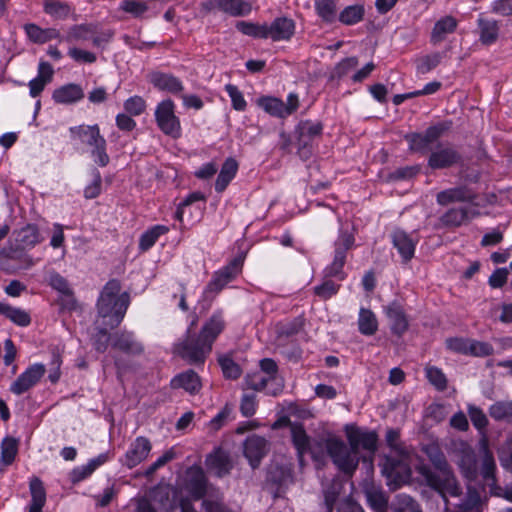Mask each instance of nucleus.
Instances as JSON below:
<instances>
[{
	"label": "nucleus",
	"mask_w": 512,
	"mask_h": 512,
	"mask_svg": "<svg viewBox=\"0 0 512 512\" xmlns=\"http://www.w3.org/2000/svg\"><path fill=\"white\" fill-rule=\"evenodd\" d=\"M292 443L297 451L300 463L305 454H310L314 461H323L329 456L339 471L346 475H353L358 468L360 457L356 451L348 446L342 439L334 435L310 438L303 425L298 422H288Z\"/></svg>",
	"instance_id": "nucleus-1"
},
{
	"label": "nucleus",
	"mask_w": 512,
	"mask_h": 512,
	"mask_svg": "<svg viewBox=\"0 0 512 512\" xmlns=\"http://www.w3.org/2000/svg\"><path fill=\"white\" fill-rule=\"evenodd\" d=\"M457 465L463 477L474 481L480 474L491 488L496 484V463L493 454L484 445L481 449V466L478 468L477 458L473 448L465 441L456 444Z\"/></svg>",
	"instance_id": "nucleus-2"
},
{
	"label": "nucleus",
	"mask_w": 512,
	"mask_h": 512,
	"mask_svg": "<svg viewBox=\"0 0 512 512\" xmlns=\"http://www.w3.org/2000/svg\"><path fill=\"white\" fill-rule=\"evenodd\" d=\"M121 283L117 279L109 280L103 287L96 303L101 325L111 329L120 325L130 304L127 292L120 293Z\"/></svg>",
	"instance_id": "nucleus-3"
},
{
	"label": "nucleus",
	"mask_w": 512,
	"mask_h": 512,
	"mask_svg": "<svg viewBox=\"0 0 512 512\" xmlns=\"http://www.w3.org/2000/svg\"><path fill=\"white\" fill-rule=\"evenodd\" d=\"M194 322L184 335L173 345V353L192 366H203L212 352V348L198 333L192 330Z\"/></svg>",
	"instance_id": "nucleus-4"
},
{
	"label": "nucleus",
	"mask_w": 512,
	"mask_h": 512,
	"mask_svg": "<svg viewBox=\"0 0 512 512\" xmlns=\"http://www.w3.org/2000/svg\"><path fill=\"white\" fill-rule=\"evenodd\" d=\"M355 243L354 235L348 231H340L337 240L334 243V258L331 264L325 267V278L335 277L342 281L346 278L344 265L346 263L347 251L350 250Z\"/></svg>",
	"instance_id": "nucleus-5"
},
{
	"label": "nucleus",
	"mask_w": 512,
	"mask_h": 512,
	"mask_svg": "<svg viewBox=\"0 0 512 512\" xmlns=\"http://www.w3.org/2000/svg\"><path fill=\"white\" fill-rule=\"evenodd\" d=\"M175 103L171 99H164L155 108L154 117L159 130L172 139L182 135L181 121L175 114Z\"/></svg>",
	"instance_id": "nucleus-6"
},
{
	"label": "nucleus",
	"mask_w": 512,
	"mask_h": 512,
	"mask_svg": "<svg viewBox=\"0 0 512 512\" xmlns=\"http://www.w3.org/2000/svg\"><path fill=\"white\" fill-rule=\"evenodd\" d=\"M421 474L428 486L439 492L445 501L447 495L455 497L461 494V487L450 468L441 472V474H436L428 468H422Z\"/></svg>",
	"instance_id": "nucleus-7"
},
{
	"label": "nucleus",
	"mask_w": 512,
	"mask_h": 512,
	"mask_svg": "<svg viewBox=\"0 0 512 512\" xmlns=\"http://www.w3.org/2000/svg\"><path fill=\"white\" fill-rule=\"evenodd\" d=\"M421 474L428 486L439 492L445 501L447 495L455 497L461 494V487L450 468L441 472V474H436L428 468H422Z\"/></svg>",
	"instance_id": "nucleus-8"
},
{
	"label": "nucleus",
	"mask_w": 512,
	"mask_h": 512,
	"mask_svg": "<svg viewBox=\"0 0 512 512\" xmlns=\"http://www.w3.org/2000/svg\"><path fill=\"white\" fill-rule=\"evenodd\" d=\"M462 161L461 153L449 142H439L431 150L428 157V166L433 170L446 169Z\"/></svg>",
	"instance_id": "nucleus-9"
},
{
	"label": "nucleus",
	"mask_w": 512,
	"mask_h": 512,
	"mask_svg": "<svg viewBox=\"0 0 512 512\" xmlns=\"http://www.w3.org/2000/svg\"><path fill=\"white\" fill-rule=\"evenodd\" d=\"M349 446L359 455L360 450L374 454L377 450L378 435L375 431L360 428L354 425L345 427Z\"/></svg>",
	"instance_id": "nucleus-10"
},
{
	"label": "nucleus",
	"mask_w": 512,
	"mask_h": 512,
	"mask_svg": "<svg viewBox=\"0 0 512 512\" xmlns=\"http://www.w3.org/2000/svg\"><path fill=\"white\" fill-rule=\"evenodd\" d=\"M447 130L444 124H437L428 127L423 133H412L405 136L412 151L426 154L431 152L432 144L437 142L443 133Z\"/></svg>",
	"instance_id": "nucleus-11"
},
{
	"label": "nucleus",
	"mask_w": 512,
	"mask_h": 512,
	"mask_svg": "<svg viewBox=\"0 0 512 512\" xmlns=\"http://www.w3.org/2000/svg\"><path fill=\"white\" fill-rule=\"evenodd\" d=\"M181 485L194 500H200L207 493L208 480L203 469L193 465L185 470Z\"/></svg>",
	"instance_id": "nucleus-12"
},
{
	"label": "nucleus",
	"mask_w": 512,
	"mask_h": 512,
	"mask_svg": "<svg viewBox=\"0 0 512 512\" xmlns=\"http://www.w3.org/2000/svg\"><path fill=\"white\" fill-rule=\"evenodd\" d=\"M151 449L150 440L144 436H138L130 443L120 462L127 468L132 469L148 458Z\"/></svg>",
	"instance_id": "nucleus-13"
},
{
	"label": "nucleus",
	"mask_w": 512,
	"mask_h": 512,
	"mask_svg": "<svg viewBox=\"0 0 512 512\" xmlns=\"http://www.w3.org/2000/svg\"><path fill=\"white\" fill-rule=\"evenodd\" d=\"M207 11H220L232 17H244L251 13L252 5L245 0H208L203 4Z\"/></svg>",
	"instance_id": "nucleus-14"
},
{
	"label": "nucleus",
	"mask_w": 512,
	"mask_h": 512,
	"mask_svg": "<svg viewBox=\"0 0 512 512\" xmlns=\"http://www.w3.org/2000/svg\"><path fill=\"white\" fill-rule=\"evenodd\" d=\"M244 456L252 469H256L268 452V441L259 435H250L243 443Z\"/></svg>",
	"instance_id": "nucleus-15"
},
{
	"label": "nucleus",
	"mask_w": 512,
	"mask_h": 512,
	"mask_svg": "<svg viewBox=\"0 0 512 512\" xmlns=\"http://www.w3.org/2000/svg\"><path fill=\"white\" fill-rule=\"evenodd\" d=\"M384 312L391 332L398 337L404 335L409 328V320L402 305L396 301L391 302L384 308Z\"/></svg>",
	"instance_id": "nucleus-16"
},
{
	"label": "nucleus",
	"mask_w": 512,
	"mask_h": 512,
	"mask_svg": "<svg viewBox=\"0 0 512 512\" xmlns=\"http://www.w3.org/2000/svg\"><path fill=\"white\" fill-rule=\"evenodd\" d=\"M226 322L224 315L221 310H216L212 315L204 322L198 334L211 346L213 347L214 342L218 336L224 331Z\"/></svg>",
	"instance_id": "nucleus-17"
},
{
	"label": "nucleus",
	"mask_w": 512,
	"mask_h": 512,
	"mask_svg": "<svg viewBox=\"0 0 512 512\" xmlns=\"http://www.w3.org/2000/svg\"><path fill=\"white\" fill-rule=\"evenodd\" d=\"M476 194L466 186H459L439 192L436 196L437 203L447 206L454 202H473Z\"/></svg>",
	"instance_id": "nucleus-18"
},
{
	"label": "nucleus",
	"mask_w": 512,
	"mask_h": 512,
	"mask_svg": "<svg viewBox=\"0 0 512 512\" xmlns=\"http://www.w3.org/2000/svg\"><path fill=\"white\" fill-rule=\"evenodd\" d=\"M149 81L155 88L174 95L184 90L181 80L172 74L153 72L149 76Z\"/></svg>",
	"instance_id": "nucleus-19"
},
{
	"label": "nucleus",
	"mask_w": 512,
	"mask_h": 512,
	"mask_svg": "<svg viewBox=\"0 0 512 512\" xmlns=\"http://www.w3.org/2000/svg\"><path fill=\"white\" fill-rule=\"evenodd\" d=\"M393 246L402 257L403 262H409L415 253L416 241L404 230L395 229L391 234Z\"/></svg>",
	"instance_id": "nucleus-20"
},
{
	"label": "nucleus",
	"mask_w": 512,
	"mask_h": 512,
	"mask_svg": "<svg viewBox=\"0 0 512 512\" xmlns=\"http://www.w3.org/2000/svg\"><path fill=\"white\" fill-rule=\"evenodd\" d=\"M259 370L272 380V387L268 388V395L277 396L284 388L283 379L279 376L277 363L271 358L259 361Z\"/></svg>",
	"instance_id": "nucleus-21"
},
{
	"label": "nucleus",
	"mask_w": 512,
	"mask_h": 512,
	"mask_svg": "<svg viewBox=\"0 0 512 512\" xmlns=\"http://www.w3.org/2000/svg\"><path fill=\"white\" fill-rule=\"evenodd\" d=\"M173 388H181L189 394H197L201 388L202 383L200 376L192 369H188L182 373L177 374L171 380Z\"/></svg>",
	"instance_id": "nucleus-22"
},
{
	"label": "nucleus",
	"mask_w": 512,
	"mask_h": 512,
	"mask_svg": "<svg viewBox=\"0 0 512 512\" xmlns=\"http://www.w3.org/2000/svg\"><path fill=\"white\" fill-rule=\"evenodd\" d=\"M112 347L124 353L138 355L143 352V346L138 342L132 332L122 331L112 337Z\"/></svg>",
	"instance_id": "nucleus-23"
},
{
	"label": "nucleus",
	"mask_w": 512,
	"mask_h": 512,
	"mask_svg": "<svg viewBox=\"0 0 512 512\" xmlns=\"http://www.w3.org/2000/svg\"><path fill=\"white\" fill-rule=\"evenodd\" d=\"M477 215V211H471L467 207L451 208L439 218V221L444 227H459Z\"/></svg>",
	"instance_id": "nucleus-24"
},
{
	"label": "nucleus",
	"mask_w": 512,
	"mask_h": 512,
	"mask_svg": "<svg viewBox=\"0 0 512 512\" xmlns=\"http://www.w3.org/2000/svg\"><path fill=\"white\" fill-rule=\"evenodd\" d=\"M268 38L273 41L289 40L295 31L292 19L286 17L276 18L271 25H267Z\"/></svg>",
	"instance_id": "nucleus-25"
},
{
	"label": "nucleus",
	"mask_w": 512,
	"mask_h": 512,
	"mask_svg": "<svg viewBox=\"0 0 512 512\" xmlns=\"http://www.w3.org/2000/svg\"><path fill=\"white\" fill-rule=\"evenodd\" d=\"M70 132L74 137H77L81 143L92 148L101 144L105 140V138L100 134V128L97 124L71 127Z\"/></svg>",
	"instance_id": "nucleus-26"
},
{
	"label": "nucleus",
	"mask_w": 512,
	"mask_h": 512,
	"mask_svg": "<svg viewBox=\"0 0 512 512\" xmlns=\"http://www.w3.org/2000/svg\"><path fill=\"white\" fill-rule=\"evenodd\" d=\"M84 97L83 89L80 85L70 83L54 90L53 100L58 104H72Z\"/></svg>",
	"instance_id": "nucleus-27"
},
{
	"label": "nucleus",
	"mask_w": 512,
	"mask_h": 512,
	"mask_svg": "<svg viewBox=\"0 0 512 512\" xmlns=\"http://www.w3.org/2000/svg\"><path fill=\"white\" fill-rule=\"evenodd\" d=\"M479 40L484 45L494 44L499 36V24L494 19L480 16L477 20Z\"/></svg>",
	"instance_id": "nucleus-28"
},
{
	"label": "nucleus",
	"mask_w": 512,
	"mask_h": 512,
	"mask_svg": "<svg viewBox=\"0 0 512 512\" xmlns=\"http://www.w3.org/2000/svg\"><path fill=\"white\" fill-rule=\"evenodd\" d=\"M206 466L218 477L229 474L232 469L229 456L220 450L210 454L206 458Z\"/></svg>",
	"instance_id": "nucleus-29"
},
{
	"label": "nucleus",
	"mask_w": 512,
	"mask_h": 512,
	"mask_svg": "<svg viewBox=\"0 0 512 512\" xmlns=\"http://www.w3.org/2000/svg\"><path fill=\"white\" fill-rule=\"evenodd\" d=\"M458 25V21L453 16H445L439 19L431 32V43L438 44L442 42L448 34L453 33Z\"/></svg>",
	"instance_id": "nucleus-30"
},
{
	"label": "nucleus",
	"mask_w": 512,
	"mask_h": 512,
	"mask_svg": "<svg viewBox=\"0 0 512 512\" xmlns=\"http://www.w3.org/2000/svg\"><path fill=\"white\" fill-rule=\"evenodd\" d=\"M238 171V163L237 161L229 157L227 158L222 167L221 170L217 176L216 182H215V190L219 193L223 192L229 183L234 179L236 176V173Z\"/></svg>",
	"instance_id": "nucleus-31"
},
{
	"label": "nucleus",
	"mask_w": 512,
	"mask_h": 512,
	"mask_svg": "<svg viewBox=\"0 0 512 512\" xmlns=\"http://www.w3.org/2000/svg\"><path fill=\"white\" fill-rule=\"evenodd\" d=\"M269 387H272V380L260 370L247 373L244 377L243 389H251L255 392L266 390L268 393Z\"/></svg>",
	"instance_id": "nucleus-32"
},
{
	"label": "nucleus",
	"mask_w": 512,
	"mask_h": 512,
	"mask_svg": "<svg viewBox=\"0 0 512 512\" xmlns=\"http://www.w3.org/2000/svg\"><path fill=\"white\" fill-rule=\"evenodd\" d=\"M44 12L57 20H65L73 12L72 6L61 0H44Z\"/></svg>",
	"instance_id": "nucleus-33"
},
{
	"label": "nucleus",
	"mask_w": 512,
	"mask_h": 512,
	"mask_svg": "<svg viewBox=\"0 0 512 512\" xmlns=\"http://www.w3.org/2000/svg\"><path fill=\"white\" fill-rule=\"evenodd\" d=\"M359 332L365 336H372L378 330V321L376 315L366 308H361L358 317Z\"/></svg>",
	"instance_id": "nucleus-34"
},
{
	"label": "nucleus",
	"mask_w": 512,
	"mask_h": 512,
	"mask_svg": "<svg viewBox=\"0 0 512 512\" xmlns=\"http://www.w3.org/2000/svg\"><path fill=\"white\" fill-rule=\"evenodd\" d=\"M54 75L52 65L46 61H40L38 65V74L34 78V97L39 95L45 86L49 84Z\"/></svg>",
	"instance_id": "nucleus-35"
},
{
	"label": "nucleus",
	"mask_w": 512,
	"mask_h": 512,
	"mask_svg": "<svg viewBox=\"0 0 512 512\" xmlns=\"http://www.w3.org/2000/svg\"><path fill=\"white\" fill-rule=\"evenodd\" d=\"M458 512H482L481 495L477 488L468 486L464 499L458 505Z\"/></svg>",
	"instance_id": "nucleus-36"
},
{
	"label": "nucleus",
	"mask_w": 512,
	"mask_h": 512,
	"mask_svg": "<svg viewBox=\"0 0 512 512\" xmlns=\"http://www.w3.org/2000/svg\"><path fill=\"white\" fill-rule=\"evenodd\" d=\"M169 227L165 225H154L146 230L139 239V249L141 251L149 250L157 242L160 236L169 232Z\"/></svg>",
	"instance_id": "nucleus-37"
},
{
	"label": "nucleus",
	"mask_w": 512,
	"mask_h": 512,
	"mask_svg": "<svg viewBox=\"0 0 512 512\" xmlns=\"http://www.w3.org/2000/svg\"><path fill=\"white\" fill-rule=\"evenodd\" d=\"M323 126L320 122L311 120L301 121L297 126L298 138L306 145L309 140L322 134Z\"/></svg>",
	"instance_id": "nucleus-38"
},
{
	"label": "nucleus",
	"mask_w": 512,
	"mask_h": 512,
	"mask_svg": "<svg viewBox=\"0 0 512 512\" xmlns=\"http://www.w3.org/2000/svg\"><path fill=\"white\" fill-rule=\"evenodd\" d=\"M488 413L495 421L512 424V400L493 403L489 407Z\"/></svg>",
	"instance_id": "nucleus-39"
},
{
	"label": "nucleus",
	"mask_w": 512,
	"mask_h": 512,
	"mask_svg": "<svg viewBox=\"0 0 512 512\" xmlns=\"http://www.w3.org/2000/svg\"><path fill=\"white\" fill-rule=\"evenodd\" d=\"M393 512H422L420 504L407 494H398L391 504Z\"/></svg>",
	"instance_id": "nucleus-40"
},
{
	"label": "nucleus",
	"mask_w": 512,
	"mask_h": 512,
	"mask_svg": "<svg viewBox=\"0 0 512 512\" xmlns=\"http://www.w3.org/2000/svg\"><path fill=\"white\" fill-rule=\"evenodd\" d=\"M424 452L431 461V463L434 465V467L440 473L443 471H447V469L450 468L446 460V457L438 444L432 443L425 446Z\"/></svg>",
	"instance_id": "nucleus-41"
},
{
	"label": "nucleus",
	"mask_w": 512,
	"mask_h": 512,
	"mask_svg": "<svg viewBox=\"0 0 512 512\" xmlns=\"http://www.w3.org/2000/svg\"><path fill=\"white\" fill-rule=\"evenodd\" d=\"M403 467L400 465L399 462L387 459L386 463L383 467V474L388 479V485L391 487V489H397L401 486V484L404 482V478L400 475L399 469H402Z\"/></svg>",
	"instance_id": "nucleus-42"
},
{
	"label": "nucleus",
	"mask_w": 512,
	"mask_h": 512,
	"mask_svg": "<svg viewBox=\"0 0 512 512\" xmlns=\"http://www.w3.org/2000/svg\"><path fill=\"white\" fill-rule=\"evenodd\" d=\"M365 494L368 505L374 512H387L388 497L383 491L371 488Z\"/></svg>",
	"instance_id": "nucleus-43"
},
{
	"label": "nucleus",
	"mask_w": 512,
	"mask_h": 512,
	"mask_svg": "<svg viewBox=\"0 0 512 512\" xmlns=\"http://www.w3.org/2000/svg\"><path fill=\"white\" fill-rule=\"evenodd\" d=\"M365 14L364 6L355 4L345 7L339 14V21L345 25H354L362 21Z\"/></svg>",
	"instance_id": "nucleus-44"
},
{
	"label": "nucleus",
	"mask_w": 512,
	"mask_h": 512,
	"mask_svg": "<svg viewBox=\"0 0 512 512\" xmlns=\"http://www.w3.org/2000/svg\"><path fill=\"white\" fill-rule=\"evenodd\" d=\"M258 104L272 116L280 118L287 117V110L284 107V102L278 98L262 97L259 99Z\"/></svg>",
	"instance_id": "nucleus-45"
},
{
	"label": "nucleus",
	"mask_w": 512,
	"mask_h": 512,
	"mask_svg": "<svg viewBox=\"0 0 512 512\" xmlns=\"http://www.w3.org/2000/svg\"><path fill=\"white\" fill-rule=\"evenodd\" d=\"M236 28L238 31H240L242 34L254 37V38H260V39H267L268 38V30H267V24H257L247 21H239L236 24Z\"/></svg>",
	"instance_id": "nucleus-46"
},
{
	"label": "nucleus",
	"mask_w": 512,
	"mask_h": 512,
	"mask_svg": "<svg viewBox=\"0 0 512 512\" xmlns=\"http://www.w3.org/2000/svg\"><path fill=\"white\" fill-rule=\"evenodd\" d=\"M0 314L5 315L12 322L20 326H27L30 323L29 313L5 303H0Z\"/></svg>",
	"instance_id": "nucleus-47"
},
{
	"label": "nucleus",
	"mask_w": 512,
	"mask_h": 512,
	"mask_svg": "<svg viewBox=\"0 0 512 512\" xmlns=\"http://www.w3.org/2000/svg\"><path fill=\"white\" fill-rule=\"evenodd\" d=\"M442 60V54L434 52L432 54L424 55L416 58V71L418 74H427L434 68H436Z\"/></svg>",
	"instance_id": "nucleus-48"
},
{
	"label": "nucleus",
	"mask_w": 512,
	"mask_h": 512,
	"mask_svg": "<svg viewBox=\"0 0 512 512\" xmlns=\"http://www.w3.org/2000/svg\"><path fill=\"white\" fill-rule=\"evenodd\" d=\"M218 363L226 379L236 380L241 376V367L229 355H221L218 358Z\"/></svg>",
	"instance_id": "nucleus-49"
},
{
	"label": "nucleus",
	"mask_w": 512,
	"mask_h": 512,
	"mask_svg": "<svg viewBox=\"0 0 512 512\" xmlns=\"http://www.w3.org/2000/svg\"><path fill=\"white\" fill-rule=\"evenodd\" d=\"M425 375L429 383L433 385L438 391H444L447 389L448 380L440 368L427 365L425 367Z\"/></svg>",
	"instance_id": "nucleus-50"
},
{
	"label": "nucleus",
	"mask_w": 512,
	"mask_h": 512,
	"mask_svg": "<svg viewBox=\"0 0 512 512\" xmlns=\"http://www.w3.org/2000/svg\"><path fill=\"white\" fill-rule=\"evenodd\" d=\"M316 12L326 22H332L336 16V4L334 0H314Z\"/></svg>",
	"instance_id": "nucleus-51"
},
{
	"label": "nucleus",
	"mask_w": 512,
	"mask_h": 512,
	"mask_svg": "<svg viewBox=\"0 0 512 512\" xmlns=\"http://www.w3.org/2000/svg\"><path fill=\"white\" fill-rule=\"evenodd\" d=\"M467 412H468V415L470 417V420H471L473 426L477 430L481 431V430L486 429V427L489 424V421H488L486 414L480 407H478L474 404H468Z\"/></svg>",
	"instance_id": "nucleus-52"
},
{
	"label": "nucleus",
	"mask_w": 512,
	"mask_h": 512,
	"mask_svg": "<svg viewBox=\"0 0 512 512\" xmlns=\"http://www.w3.org/2000/svg\"><path fill=\"white\" fill-rule=\"evenodd\" d=\"M225 91L228 93L232 107L236 111H244L247 107V102L244 99L243 93L233 84H226Z\"/></svg>",
	"instance_id": "nucleus-53"
},
{
	"label": "nucleus",
	"mask_w": 512,
	"mask_h": 512,
	"mask_svg": "<svg viewBox=\"0 0 512 512\" xmlns=\"http://www.w3.org/2000/svg\"><path fill=\"white\" fill-rule=\"evenodd\" d=\"M340 285L336 284L330 279H326L320 285L314 287V293L322 300H327L336 295L339 291Z\"/></svg>",
	"instance_id": "nucleus-54"
},
{
	"label": "nucleus",
	"mask_w": 512,
	"mask_h": 512,
	"mask_svg": "<svg viewBox=\"0 0 512 512\" xmlns=\"http://www.w3.org/2000/svg\"><path fill=\"white\" fill-rule=\"evenodd\" d=\"M102 177L97 169L92 170V181L84 188V197L86 199H94L101 194Z\"/></svg>",
	"instance_id": "nucleus-55"
},
{
	"label": "nucleus",
	"mask_w": 512,
	"mask_h": 512,
	"mask_svg": "<svg viewBox=\"0 0 512 512\" xmlns=\"http://www.w3.org/2000/svg\"><path fill=\"white\" fill-rule=\"evenodd\" d=\"M31 387H32V368L29 367L12 384L11 391L17 395H20V394L28 391Z\"/></svg>",
	"instance_id": "nucleus-56"
},
{
	"label": "nucleus",
	"mask_w": 512,
	"mask_h": 512,
	"mask_svg": "<svg viewBox=\"0 0 512 512\" xmlns=\"http://www.w3.org/2000/svg\"><path fill=\"white\" fill-rule=\"evenodd\" d=\"M257 410V396L255 393H244L240 402V412L244 417H252Z\"/></svg>",
	"instance_id": "nucleus-57"
},
{
	"label": "nucleus",
	"mask_w": 512,
	"mask_h": 512,
	"mask_svg": "<svg viewBox=\"0 0 512 512\" xmlns=\"http://www.w3.org/2000/svg\"><path fill=\"white\" fill-rule=\"evenodd\" d=\"M17 453V441L7 437L1 445V459L5 464H11Z\"/></svg>",
	"instance_id": "nucleus-58"
},
{
	"label": "nucleus",
	"mask_w": 512,
	"mask_h": 512,
	"mask_svg": "<svg viewBox=\"0 0 512 512\" xmlns=\"http://www.w3.org/2000/svg\"><path fill=\"white\" fill-rule=\"evenodd\" d=\"M386 444L389 448L399 455L406 453L405 447L400 440V431L398 429L390 428L386 431L385 436Z\"/></svg>",
	"instance_id": "nucleus-59"
},
{
	"label": "nucleus",
	"mask_w": 512,
	"mask_h": 512,
	"mask_svg": "<svg viewBox=\"0 0 512 512\" xmlns=\"http://www.w3.org/2000/svg\"><path fill=\"white\" fill-rule=\"evenodd\" d=\"M493 352L494 348L490 343L471 339L468 355L474 357H486L492 355Z\"/></svg>",
	"instance_id": "nucleus-60"
},
{
	"label": "nucleus",
	"mask_w": 512,
	"mask_h": 512,
	"mask_svg": "<svg viewBox=\"0 0 512 512\" xmlns=\"http://www.w3.org/2000/svg\"><path fill=\"white\" fill-rule=\"evenodd\" d=\"M471 339L463 337H451L446 339V347L452 352L468 355Z\"/></svg>",
	"instance_id": "nucleus-61"
},
{
	"label": "nucleus",
	"mask_w": 512,
	"mask_h": 512,
	"mask_svg": "<svg viewBox=\"0 0 512 512\" xmlns=\"http://www.w3.org/2000/svg\"><path fill=\"white\" fill-rule=\"evenodd\" d=\"M124 109L131 116H138L146 109V102L140 96H132L124 102Z\"/></svg>",
	"instance_id": "nucleus-62"
},
{
	"label": "nucleus",
	"mask_w": 512,
	"mask_h": 512,
	"mask_svg": "<svg viewBox=\"0 0 512 512\" xmlns=\"http://www.w3.org/2000/svg\"><path fill=\"white\" fill-rule=\"evenodd\" d=\"M60 37V33L55 28L42 29L34 24V43L44 44Z\"/></svg>",
	"instance_id": "nucleus-63"
},
{
	"label": "nucleus",
	"mask_w": 512,
	"mask_h": 512,
	"mask_svg": "<svg viewBox=\"0 0 512 512\" xmlns=\"http://www.w3.org/2000/svg\"><path fill=\"white\" fill-rule=\"evenodd\" d=\"M230 281L228 278L223 274L221 270H218L214 273L212 276V279L208 283L205 293H219Z\"/></svg>",
	"instance_id": "nucleus-64"
}]
</instances>
